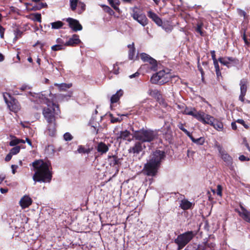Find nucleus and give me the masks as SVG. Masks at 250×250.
<instances>
[{"label": "nucleus", "instance_id": "nucleus-1", "mask_svg": "<svg viewBox=\"0 0 250 250\" xmlns=\"http://www.w3.org/2000/svg\"><path fill=\"white\" fill-rule=\"evenodd\" d=\"M29 95L31 96L30 97L31 101L44 103L47 104V107L44 108L42 110V114L47 122L55 121V115H58L60 113L58 105L50 103L49 100L42 93H33L30 92Z\"/></svg>", "mask_w": 250, "mask_h": 250}, {"label": "nucleus", "instance_id": "nucleus-2", "mask_svg": "<svg viewBox=\"0 0 250 250\" xmlns=\"http://www.w3.org/2000/svg\"><path fill=\"white\" fill-rule=\"evenodd\" d=\"M32 166L36 170L33 176V180L35 183L50 182L52 179L50 163L39 160L32 163Z\"/></svg>", "mask_w": 250, "mask_h": 250}, {"label": "nucleus", "instance_id": "nucleus-3", "mask_svg": "<svg viewBox=\"0 0 250 250\" xmlns=\"http://www.w3.org/2000/svg\"><path fill=\"white\" fill-rule=\"evenodd\" d=\"M165 156L164 152L161 150H156L150 156V159L145 166L144 169L146 174L154 176L157 172V167L161 160Z\"/></svg>", "mask_w": 250, "mask_h": 250}, {"label": "nucleus", "instance_id": "nucleus-4", "mask_svg": "<svg viewBox=\"0 0 250 250\" xmlns=\"http://www.w3.org/2000/svg\"><path fill=\"white\" fill-rule=\"evenodd\" d=\"M184 114L191 115L202 123L210 125L212 124L215 119L210 115L206 114L203 111H197L194 108H186L184 111Z\"/></svg>", "mask_w": 250, "mask_h": 250}, {"label": "nucleus", "instance_id": "nucleus-5", "mask_svg": "<svg viewBox=\"0 0 250 250\" xmlns=\"http://www.w3.org/2000/svg\"><path fill=\"white\" fill-rule=\"evenodd\" d=\"M133 137L136 140L143 142L150 143L157 137V134L153 130L143 128L134 133Z\"/></svg>", "mask_w": 250, "mask_h": 250}, {"label": "nucleus", "instance_id": "nucleus-6", "mask_svg": "<svg viewBox=\"0 0 250 250\" xmlns=\"http://www.w3.org/2000/svg\"><path fill=\"white\" fill-rule=\"evenodd\" d=\"M192 231H188L179 235L175 239V243L178 245V249H183L196 235Z\"/></svg>", "mask_w": 250, "mask_h": 250}, {"label": "nucleus", "instance_id": "nucleus-7", "mask_svg": "<svg viewBox=\"0 0 250 250\" xmlns=\"http://www.w3.org/2000/svg\"><path fill=\"white\" fill-rule=\"evenodd\" d=\"M170 75L165 72L164 70H161L154 74L151 78V82L152 83L163 84L168 82Z\"/></svg>", "mask_w": 250, "mask_h": 250}, {"label": "nucleus", "instance_id": "nucleus-8", "mask_svg": "<svg viewBox=\"0 0 250 250\" xmlns=\"http://www.w3.org/2000/svg\"><path fill=\"white\" fill-rule=\"evenodd\" d=\"M130 9L132 11L131 16L134 20L136 21L143 26H145L148 24V20L146 16L144 13H139L136 10L137 9L136 6L132 7Z\"/></svg>", "mask_w": 250, "mask_h": 250}, {"label": "nucleus", "instance_id": "nucleus-9", "mask_svg": "<svg viewBox=\"0 0 250 250\" xmlns=\"http://www.w3.org/2000/svg\"><path fill=\"white\" fill-rule=\"evenodd\" d=\"M141 59L145 62H147L150 65V69L152 70L155 71L157 68V64L155 60L150 57L148 55L143 53L140 55Z\"/></svg>", "mask_w": 250, "mask_h": 250}, {"label": "nucleus", "instance_id": "nucleus-10", "mask_svg": "<svg viewBox=\"0 0 250 250\" xmlns=\"http://www.w3.org/2000/svg\"><path fill=\"white\" fill-rule=\"evenodd\" d=\"M146 147L145 145L143 142L138 141L133 146L130 147L128 151L129 153H132L134 155L138 154L145 149Z\"/></svg>", "mask_w": 250, "mask_h": 250}, {"label": "nucleus", "instance_id": "nucleus-11", "mask_svg": "<svg viewBox=\"0 0 250 250\" xmlns=\"http://www.w3.org/2000/svg\"><path fill=\"white\" fill-rule=\"evenodd\" d=\"M66 21L68 22L69 27L73 31L77 32L82 30L83 27L78 20L68 18L66 19Z\"/></svg>", "mask_w": 250, "mask_h": 250}, {"label": "nucleus", "instance_id": "nucleus-12", "mask_svg": "<svg viewBox=\"0 0 250 250\" xmlns=\"http://www.w3.org/2000/svg\"><path fill=\"white\" fill-rule=\"evenodd\" d=\"M3 97L5 103L7 104L9 109L11 111L14 112H17L20 110V106L17 101L15 100H12L10 102H8L5 94L3 95Z\"/></svg>", "mask_w": 250, "mask_h": 250}, {"label": "nucleus", "instance_id": "nucleus-13", "mask_svg": "<svg viewBox=\"0 0 250 250\" xmlns=\"http://www.w3.org/2000/svg\"><path fill=\"white\" fill-rule=\"evenodd\" d=\"M240 210L238 212L239 215L246 222L250 223V211L247 210L242 206H240Z\"/></svg>", "mask_w": 250, "mask_h": 250}, {"label": "nucleus", "instance_id": "nucleus-14", "mask_svg": "<svg viewBox=\"0 0 250 250\" xmlns=\"http://www.w3.org/2000/svg\"><path fill=\"white\" fill-rule=\"evenodd\" d=\"M32 203L31 198L28 195L23 196L20 201V205L22 208H25L30 206Z\"/></svg>", "mask_w": 250, "mask_h": 250}, {"label": "nucleus", "instance_id": "nucleus-15", "mask_svg": "<svg viewBox=\"0 0 250 250\" xmlns=\"http://www.w3.org/2000/svg\"><path fill=\"white\" fill-rule=\"evenodd\" d=\"M147 16L158 26H162L163 21L161 18L155 13L151 11L147 12Z\"/></svg>", "mask_w": 250, "mask_h": 250}, {"label": "nucleus", "instance_id": "nucleus-16", "mask_svg": "<svg viewBox=\"0 0 250 250\" xmlns=\"http://www.w3.org/2000/svg\"><path fill=\"white\" fill-rule=\"evenodd\" d=\"M81 40L78 35L74 34L69 40L65 43L67 46H74L80 43Z\"/></svg>", "mask_w": 250, "mask_h": 250}, {"label": "nucleus", "instance_id": "nucleus-17", "mask_svg": "<svg viewBox=\"0 0 250 250\" xmlns=\"http://www.w3.org/2000/svg\"><path fill=\"white\" fill-rule=\"evenodd\" d=\"M219 153L222 159L224 161L227 165L229 166L232 164V159L228 153H227L225 151L222 150L221 148L219 149Z\"/></svg>", "mask_w": 250, "mask_h": 250}, {"label": "nucleus", "instance_id": "nucleus-18", "mask_svg": "<svg viewBox=\"0 0 250 250\" xmlns=\"http://www.w3.org/2000/svg\"><path fill=\"white\" fill-rule=\"evenodd\" d=\"M219 61L221 63L224 65H226L229 67V64L231 62L237 63L238 62V60L232 57H224V58H220L219 59Z\"/></svg>", "mask_w": 250, "mask_h": 250}, {"label": "nucleus", "instance_id": "nucleus-19", "mask_svg": "<svg viewBox=\"0 0 250 250\" xmlns=\"http://www.w3.org/2000/svg\"><path fill=\"white\" fill-rule=\"evenodd\" d=\"M47 130L48 134L51 136H54L56 134L55 121L47 122Z\"/></svg>", "mask_w": 250, "mask_h": 250}, {"label": "nucleus", "instance_id": "nucleus-20", "mask_svg": "<svg viewBox=\"0 0 250 250\" xmlns=\"http://www.w3.org/2000/svg\"><path fill=\"white\" fill-rule=\"evenodd\" d=\"M96 148L98 152L101 153V154L105 153L109 149L108 146L103 142L99 143Z\"/></svg>", "mask_w": 250, "mask_h": 250}, {"label": "nucleus", "instance_id": "nucleus-21", "mask_svg": "<svg viewBox=\"0 0 250 250\" xmlns=\"http://www.w3.org/2000/svg\"><path fill=\"white\" fill-rule=\"evenodd\" d=\"M130 135V133L127 130H125L124 131H121L120 133L117 134V140L119 139H123V140H128Z\"/></svg>", "mask_w": 250, "mask_h": 250}, {"label": "nucleus", "instance_id": "nucleus-22", "mask_svg": "<svg viewBox=\"0 0 250 250\" xmlns=\"http://www.w3.org/2000/svg\"><path fill=\"white\" fill-rule=\"evenodd\" d=\"M211 126L218 131H223L224 128L223 123L216 119H214V121L213 122Z\"/></svg>", "mask_w": 250, "mask_h": 250}, {"label": "nucleus", "instance_id": "nucleus-23", "mask_svg": "<svg viewBox=\"0 0 250 250\" xmlns=\"http://www.w3.org/2000/svg\"><path fill=\"white\" fill-rule=\"evenodd\" d=\"M127 47L129 49L128 51V58L130 60H133L135 55V49L134 42H132L131 44L128 45Z\"/></svg>", "mask_w": 250, "mask_h": 250}, {"label": "nucleus", "instance_id": "nucleus-24", "mask_svg": "<svg viewBox=\"0 0 250 250\" xmlns=\"http://www.w3.org/2000/svg\"><path fill=\"white\" fill-rule=\"evenodd\" d=\"M54 85L58 87V89L60 91H65L66 89L70 88L72 85V83H62L60 84L55 83Z\"/></svg>", "mask_w": 250, "mask_h": 250}, {"label": "nucleus", "instance_id": "nucleus-25", "mask_svg": "<svg viewBox=\"0 0 250 250\" xmlns=\"http://www.w3.org/2000/svg\"><path fill=\"white\" fill-rule=\"evenodd\" d=\"M191 206L192 203L187 200L184 199L181 202L180 207L184 210L189 209Z\"/></svg>", "mask_w": 250, "mask_h": 250}, {"label": "nucleus", "instance_id": "nucleus-26", "mask_svg": "<svg viewBox=\"0 0 250 250\" xmlns=\"http://www.w3.org/2000/svg\"><path fill=\"white\" fill-rule=\"evenodd\" d=\"M120 159L115 155L109 156L108 161L110 166H114L118 165Z\"/></svg>", "mask_w": 250, "mask_h": 250}, {"label": "nucleus", "instance_id": "nucleus-27", "mask_svg": "<svg viewBox=\"0 0 250 250\" xmlns=\"http://www.w3.org/2000/svg\"><path fill=\"white\" fill-rule=\"evenodd\" d=\"M123 91L121 90L118 91L115 94H114L111 98L110 101L111 103H116L122 96Z\"/></svg>", "mask_w": 250, "mask_h": 250}, {"label": "nucleus", "instance_id": "nucleus-28", "mask_svg": "<svg viewBox=\"0 0 250 250\" xmlns=\"http://www.w3.org/2000/svg\"><path fill=\"white\" fill-rule=\"evenodd\" d=\"M247 83L248 81L245 79H243L241 80L240 85L241 93H244L246 94L247 90Z\"/></svg>", "mask_w": 250, "mask_h": 250}, {"label": "nucleus", "instance_id": "nucleus-29", "mask_svg": "<svg viewBox=\"0 0 250 250\" xmlns=\"http://www.w3.org/2000/svg\"><path fill=\"white\" fill-rule=\"evenodd\" d=\"M11 137L13 139L9 143V145L10 146H15L20 143H25V141L23 140L18 139L16 137L13 136H11Z\"/></svg>", "mask_w": 250, "mask_h": 250}, {"label": "nucleus", "instance_id": "nucleus-30", "mask_svg": "<svg viewBox=\"0 0 250 250\" xmlns=\"http://www.w3.org/2000/svg\"><path fill=\"white\" fill-rule=\"evenodd\" d=\"M190 139L191 140V141L194 143L195 144H196L197 145H202L204 143L205 139L203 137H200L198 139H195L191 134V133L189 135V136H188Z\"/></svg>", "mask_w": 250, "mask_h": 250}, {"label": "nucleus", "instance_id": "nucleus-31", "mask_svg": "<svg viewBox=\"0 0 250 250\" xmlns=\"http://www.w3.org/2000/svg\"><path fill=\"white\" fill-rule=\"evenodd\" d=\"M70 7L72 11H75L77 7L78 6L79 0H69Z\"/></svg>", "mask_w": 250, "mask_h": 250}, {"label": "nucleus", "instance_id": "nucleus-32", "mask_svg": "<svg viewBox=\"0 0 250 250\" xmlns=\"http://www.w3.org/2000/svg\"><path fill=\"white\" fill-rule=\"evenodd\" d=\"M108 1L115 10H119L118 6L120 3L119 0H108Z\"/></svg>", "mask_w": 250, "mask_h": 250}, {"label": "nucleus", "instance_id": "nucleus-33", "mask_svg": "<svg viewBox=\"0 0 250 250\" xmlns=\"http://www.w3.org/2000/svg\"><path fill=\"white\" fill-rule=\"evenodd\" d=\"M51 24L52 28L57 29L61 28L63 26V23L61 21H59L52 22Z\"/></svg>", "mask_w": 250, "mask_h": 250}, {"label": "nucleus", "instance_id": "nucleus-34", "mask_svg": "<svg viewBox=\"0 0 250 250\" xmlns=\"http://www.w3.org/2000/svg\"><path fill=\"white\" fill-rule=\"evenodd\" d=\"M85 9V4L82 2L79 1V3L78 6V11L77 13L79 14H82Z\"/></svg>", "mask_w": 250, "mask_h": 250}, {"label": "nucleus", "instance_id": "nucleus-35", "mask_svg": "<svg viewBox=\"0 0 250 250\" xmlns=\"http://www.w3.org/2000/svg\"><path fill=\"white\" fill-rule=\"evenodd\" d=\"M77 151L79 153L88 154L90 152L91 150L89 148H85L83 146H79Z\"/></svg>", "mask_w": 250, "mask_h": 250}, {"label": "nucleus", "instance_id": "nucleus-36", "mask_svg": "<svg viewBox=\"0 0 250 250\" xmlns=\"http://www.w3.org/2000/svg\"><path fill=\"white\" fill-rule=\"evenodd\" d=\"M203 26V23H202V22L198 23V24L197 25V27L196 28V32L199 33L201 36H204V34L203 32L202 31V28Z\"/></svg>", "mask_w": 250, "mask_h": 250}, {"label": "nucleus", "instance_id": "nucleus-37", "mask_svg": "<svg viewBox=\"0 0 250 250\" xmlns=\"http://www.w3.org/2000/svg\"><path fill=\"white\" fill-rule=\"evenodd\" d=\"M51 49L53 51L61 50L64 49V45L61 44H56L51 47Z\"/></svg>", "mask_w": 250, "mask_h": 250}, {"label": "nucleus", "instance_id": "nucleus-38", "mask_svg": "<svg viewBox=\"0 0 250 250\" xmlns=\"http://www.w3.org/2000/svg\"><path fill=\"white\" fill-rule=\"evenodd\" d=\"M20 149H21L20 146H16L15 147L12 148L10 150V152L11 153V154H13V155H16L20 152Z\"/></svg>", "mask_w": 250, "mask_h": 250}, {"label": "nucleus", "instance_id": "nucleus-39", "mask_svg": "<svg viewBox=\"0 0 250 250\" xmlns=\"http://www.w3.org/2000/svg\"><path fill=\"white\" fill-rule=\"evenodd\" d=\"M178 127L182 130L188 136H189L190 133L188 131L185 127L184 125L182 123H179L178 125Z\"/></svg>", "mask_w": 250, "mask_h": 250}, {"label": "nucleus", "instance_id": "nucleus-40", "mask_svg": "<svg viewBox=\"0 0 250 250\" xmlns=\"http://www.w3.org/2000/svg\"><path fill=\"white\" fill-rule=\"evenodd\" d=\"M63 138L66 141H69L73 139V137L70 133L66 132L63 135Z\"/></svg>", "mask_w": 250, "mask_h": 250}, {"label": "nucleus", "instance_id": "nucleus-41", "mask_svg": "<svg viewBox=\"0 0 250 250\" xmlns=\"http://www.w3.org/2000/svg\"><path fill=\"white\" fill-rule=\"evenodd\" d=\"M34 16L33 20L35 21H37L39 22H41V15L39 13H35L33 14Z\"/></svg>", "mask_w": 250, "mask_h": 250}, {"label": "nucleus", "instance_id": "nucleus-42", "mask_svg": "<svg viewBox=\"0 0 250 250\" xmlns=\"http://www.w3.org/2000/svg\"><path fill=\"white\" fill-rule=\"evenodd\" d=\"M236 122L242 125L246 129H248L249 128L248 125L245 124V121L243 119H238L237 120H236Z\"/></svg>", "mask_w": 250, "mask_h": 250}, {"label": "nucleus", "instance_id": "nucleus-43", "mask_svg": "<svg viewBox=\"0 0 250 250\" xmlns=\"http://www.w3.org/2000/svg\"><path fill=\"white\" fill-rule=\"evenodd\" d=\"M162 28L167 32H169L171 31L172 30V27L170 25H168L167 26H166L165 25H164L162 26Z\"/></svg>", "mask_w": 250, "mask_h": 250}, {"label": "nucleus", "instance_id": "nucleus-44", "mask_svg": "<svg viewBox=\"0 0 250 250\" xmlns=\"http://www.w3.org/2000/svg\"><path fill=\"white\" fill-rule=\"evenodd\" d=\"M47 6V5L46 3L41 2L39 4L38 7L36 8V9H35V10H40L42 8L46 7Z\"/></svg>", "mask_w": 250, "mask_h": 250}, {"label": "nucleus", "instance_id": "nucleus-45", "mask_svg": "<svg viewBox=\"0 0 250 250\" xmlns=\"http://www.w3.org/2000/svg\"><path fill=\"white\" fill-rule=\"evenodd\" d=\"M5 29L0 25V36L1 39L4 38Z\"/></svg>", "mask_w": 250, "mask_h": 250}, {"label": "nucleus", "instance_id": "nucleus-46", "mask_svg": "<svg viewBox=\"0 0 250 250\" xmlns=\"http://www.w3.org/2000/svg\"><path fill=\"white\" fill-rule=\"evenodd\" d=\"M111 122L112 123H115L121 122V120H122V119H120L118 118L113 117L112 115H111Z\"/></svg>", "mask_w": 250, "mask_h": 250}, {"label": "nucleus", "instance_id": "nucleus-47", "mask_svg": "<svg viewBox=\"0 0 250 250\" xmlns=\"http://www.w3.org/2000/svg\"><path fill=\"white\" fill-rule=\"evenodd\" d=\"M56 42L57 43V44H61V45H64V47L65 46H66L67 45H65V43L61 39V38H58L56 40Z\"/></svg>", "mask_w": 250, "mask_h": 250}, {"label": "nucleus", "instance_id": "nucleus-48", "mask_svg": "<svg viewBox=\"0 0 250 250\" xmlns=\"http://www.w3.org/2000/svg\"><path fill=\"white\" fill-rule=\"evenodd\" d=\"M217 194L221 196L222 195V187L220 185H218L217 187Z\"/></svg>", "mask_w": 250, "mask_h": 250}, {"label": "nucleus", "instance_id": "nucleus-49", "mask_svg": "<svg viewBox=\"0 0 250 250\" xmlns=\"http://www.w3.org/2000/svg\"><path fill=\"white\" fill-rule=\"evenodd\" d=\"M22 32L19 29H17L15 33L16 39H18L21 35Z\"/></svg>", "mask_w": 250, "mask_h": 250}, {"label": "nucleus", "instance_id": "nucleus-50", "mask_svg": "<svg viewBox=\"0 0 250 250\" xmlns=\"http://www.w3.org/2000/svg\"><path fill=\"white\" fill-rule=\"evenodd\" d=\"M13 156V154H11L10 152H9L7 155L5 157V160L6 161V162H8L11 159V158Z\"/></svg>", "mask_w": 250, "mask_h": 250}, {"label": "nucleus", "instance_id": "nucleus-51", "mask_svg": "<svg viewBox=\"0 0 250 250\" xmlns=\"http://www.w3.org/2000/svg\"><path fill=\"white\" fill-rule=\"evenodd\" d=\"M210 53H211V57L213 60V61L214 62V61H217L216 58L215 51H214V50L211 51Z\"/></svg>", "mask_w": 250, "mask_h": 250}, {"label": "nucleus", "instance_id": "nucleus-52", "mask_svg": "<svg viewBox=\"0 0 250 250\" xmlns=\"http://www.w3.org/2000/svg\"><path fill=\"white\" fill-rule=\"evenodd\" d=\"M242 38H243V39L244 40L246 44H249V42L246 38V31L245 30L244 31V33L243 34V35H242Z\"/></svg>", "mask_w": 250, "mask_h": 250}, {"label": "nucleus", "instance_id": "nucleus-53", "mask_svg": "<svg viewBox=\"0 0 250 250\" xmlns=\"http://www.w3.org/2000/svg\"><path fill=\"white\" fill-rule=\"evenodd\" d=\"M148 93L149 95H153L154 94H157L158 93V91L156 90H150L149 89L148 90Z\"/></svg>", "mask_w": 250, "mask_h": 250}, {"label": "nucleus", "instance_id": "nucleus-54", "mask_svg": "<svg viewBox=\"0 0 250 250\" xmlns=\"http://www.w3.org/2000/svg\"><path fill=\"white\" fill-rule=\"evenodd\" d=\"M245 95H246L245 94L241 93V94L239 96V99L241 101H242L243 102L244 101V97H245Z\"/></svg>", "mask_w": 250, "mask_h": 250}, {"label": "nucleus", "instance_id": "nucleus-55", "mask_svg": "<svg viewBox=\"0 0 250 250\" xmlns=\"http://www.w3.org/2000/svg\"><path fill=\"white\" fill-rule=\"evenodd\" d=\"M213 64H214L215 70L219 69V66L217 61L213 62Z\"/></svg>", "mask_w": 250, "mask_h": 250}, {"label": "nucleus", "instance_id": "nucleus-56", "mask_svg": "<svg viewBox=\"0 0 250 250\" xmlns=\"http://www.w3.org/2000/svg\"><path fill=\"white\" fill-rule=\"evenodd\" d=\"M11 168L12 169V173L13 174H15L16 172V169L18 168V166L17 165H12Z\"/></svg>", "mask_w": 250, "mask_h": 250}, {"label": "nucleus", "instance_id": "nucleus-57", "mask_svg": "<svg viewBox=\"0 0 250 250\" xmlns=\"http://www.w3.org/2000/svg\"><path fill=\"white\" fill-rule=\"evenodd\" d=\"M105 8H106L107 11L108 13H109L110 14H111L112 13H113V10L109 7L106 6Z\"/></svg>", "mask_w": 250, "mask_h": 250}, {"label": "nucleus", "instance_id": "nucleus-58", "mask_svg": "<svg viewBox=\"0 0 250 250\" xmlns=\"http://www.w3.org/2000/svg\"><path fill=\"white\" fill-rule=\"evenodd\" d=\"M231 127L233 130H236L237 128V126L235 122L231 123Z\"/></svg>", "mask_w": 250, "mask_h": 250}, {"label": "nucleus", "instance_id": "nucleus-59", "mask_svg": "<svg viewBox=\"0 0 250 250\" xmlns=\"http://www.w3.org/2000/svg\"><path fill=\"white\" fill-rule=\"evenodd\" d=\"M239 159L240 161H244L246 160V157L244 155H241L239 156Z\"/></svg>", "mask_w": 250, "mask_h": 250}, {"label": "nucleus", "instance_id": "nucleus-60", "mask_svg": "<svg viewBox=\"0 0 250 250\" xmlns=\"http://www.w3.org/2000/svg\"><path fill=\"white\" fill-rule=\"evenodd\" d=\"M0 191L1 193L3 194V193H6L8 191V189H7V188H1L0 189Z\"/></svg>", "mask_w": 250, "mask_h": 250}, {"label": "nucleus", "instance_id": "nucleus-61", "mask_svg": "<svg viewBox=\"0 0 250 250\" xmlns=\"http://www.w3.org/2000/svg\"><path fill=\"white\" fill-rule=\"evenodd\" d=\"M138 75H139V73L137 72H136L134 74L130 75L129 78L131 79V78L136 77L138 76Z\"/></svg>", "mask_w": 250, "mask_h": 250}, {"label": "nucleus", "instance_id": "nucleus-62", "mask_svg": "<svg viewBox=\"0 0 250 250\" xmlns=\"http://www.w3.org/2000/svg\"><path fill=\"white\" fill-rule=\"evenodd\" d=\"M26 141L29 146H32V143L29 139L26 138Z\"/></svg>", "mask_w": 250, "mask_h": 250}, {"label": "nucleus", "instance_id": "nucleus-63", "mask_svg": "<svg viewBox=\"0 0 250 250\" xmlns=\"http://www.w3.org/2000/svg\"><path fill=\"white\" fill-rule=\"evenodd\" d=\"M215 71H216V73L217 77L221 75V72H220V69L215 70Z\"/></svg>", "mask_w": 250, "mask_h": 250}, {"label": "nucleus", "instance_id": "nucleus-64", "mask_svg": "<svg viewBox=\"0 0 250 250\" xmlns=\"http://www.w3.org/2000/svg\"><path fill=\"white\" fill-rule=\"evenodd\" d=\"M5 179V176L3 175H0V184L3 181V180Z\"/></svg>", "mask_w": 250, "mask_h": 250}]
</instances>
